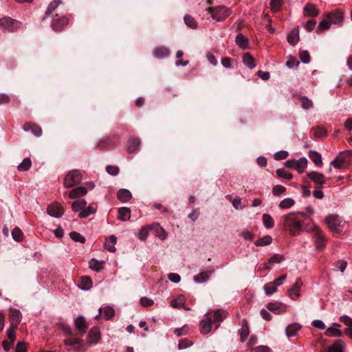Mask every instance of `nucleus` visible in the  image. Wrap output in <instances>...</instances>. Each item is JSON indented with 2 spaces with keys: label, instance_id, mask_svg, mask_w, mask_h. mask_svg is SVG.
I'll return each mask as SVG.
<instances>
[{
  "label": "nucleus",
  "instance_id": "obj_44",
  "mask_svg": "<svg viewBox=\"0 0 352 352\" xmlns=\"http://www.w3.org/2000/svg\"><path fill=\"white\" fill-rule=\"evenodd\" d=\"M104 262H100L96 258H92L89 263V267L96 272H100L104 267L102 265Z\"/></svg>",
  "mask_w": 352,
  "mask_h": 352
},
{
  "label": "nucleus",
  "instance_id": "obj_24",
  "mask_svg": "<svg viewBox=\"0 0 352 352\" xmlns=\"http://www.w3.org/2000/svg\"><path fill=\"white\" fill-rule=\"evenodd\" d=\"M153 55L160 59L164 58L170 55V50L164 46L157 47L153 50Z\"/></svg>",
  "mask_w": 352,
  "mask_h": 352
},
{
  "label": "nucleus",
  "instance_id": "obj_52",
  "mask_svg": "<svg viewBox=\"0 0 352 352\" xmlns=\"http://www.w3.org/2000/svg\"><path fill=\"white\" fill-rule=\"evenodd\" d=\"M276 173L278 177L284 178L286 179H292L293 175L286 171L284 168H278L276 170Z\"/></svg>",
  "mask_w": 352,
  "mask_h": 352
},
{
  "label": "nucleus",
  "instance_id": "obj_54",
  "mask_svg": "<svg viewBox=\"0 0 352 352\" xmlns=\"http://www.w3.org/2000/svg\"><path fill=\"white\" fill-rule=\"evenodd\" d=\"M96 211V210L94 208L91 206H89L88 207L85 208L84 210L79 213V217L80 218H86L90 214H94Z\"/></svg>",
  "mask_w": 352,
  "mask_h": 352
},
{
  "label": "nucleus",
  "instance_id": "obj_39",
  "mask_svg": "<svg viewBox=\"0 0 352 352\" xmlns=\"http://www.w3.org/2000/svg\"><path fill=\"white\" fill-rule=\"evenodd\" d=\"M32 166V161L30 157H25L22 162H21L18 166L17 170L19 172H25L28 170Z\"/></svg>",
  "mask_w": 352,
  "mask_h": 352
},
{
  "label": "nucleus",
  "instance_id": "obj_49",
  "mask_svg": "<svg viewBox=\"0 0 352 352\" xmlns=\"http://www.w3.org/2000/svg\"><path fill=\"white\" fill-rule=\"evenodd\" d=\"M184 22L187 26L192 29H195L197 27V23L195 19L190 15L186 14L184 17Z\"/></svg>",
  "mask_w": 352,
  "mask_h": 352
},
{
  "label": "nucleus",
  "instance_id": "obj_13",
  "mask_svg": "<svg viewBox=\"0 0 352 352\" xmlns=\"http://www.w3.org/2000/svg\"><path fill=\"white\" fill-rule=\"evenodd\" d=\"M307 177L315 184L322 186L326 183L325 176L318 171H311L307 173Z\"/></svg>",
  "mask_w": 352,
  "mask_h": 352
},
{
  "label": "nucleus",
  "instance_id": "obj_30",
  "mask_svg": "<svg viewBox=\"0 0 352 352\" xmlns=\"http://www.w3.org/2000/svg\"><path fill=\"white\" fill-rule=\"evenodd\" d=\"M102 311H103V316L107 320H111L115 316V310L111 306H106L103 309L100 308L99 315H101Z\"/></svg>",
  "mask_w": 352,
  "mask_h": 352
},
{
  "label": "nucleus",
  "instance_id": "obj_12",
  "mask_svg": "<svg viewBox=\"0 0 352 352\" xmlns=\"http://www.w3.org/2000/svg\"><path fill=\"white\" fill-rule=\"evenodd\" d=\"M326 17L331 21V23L340 25L344 20V13L340 10L326 14Z\"/></svg>",
  "mask_w": 352,
  "mask_h": 352
},
{
  "label": "nucleus",
  "instance_id": "obj_28",
  "mask_svg": "<svg viewBox=\"0 0 352 352\" xmlns=\"http://www.w3.org/2000/svg\"><path fill=\"white\" fill-rule=\"evenodd\" d=\"M304 14L309 17H316L319 14V10L313 4H307L304 8Z\"/></svg>",
  "mask_w": 352,
  "mask_h": 352
},
{
  "label": "nucleus",
  "instance_id": "obj_50",
  "mask_svg": "<svg viewBox=\"0 0 352 352\" xmlns=\"http://www.w3.org/2000/svg\"><path fill=\"white\" fill-rule=\"evenodd\" d=\"M325 334L331 337H341L342 336V333L339 329L332 327L326 330Z\"/></svg>",
  "mask_w": 352,
  "mask_h": 352
},
{
  "label": "nucleus",
  "instance_id": "obj_32",
  "mask_svg": "<svg viewBox=\"0 0 352 352\" xmlns=\"http://www.w3.org/2000/svg\"><path fill=\"white\" fill-rule=\"evenodd\" d=\"M308 156L316 166L319 167L322 166V156L318 152L315 151H310L309 152Z\"/></svg>",
  "mask_w": 352,
  "mask_h": 352
},
{
  "label": "nucleus",
  "instance_id": "obj_59",
  "mask_svg": "<svg viewBox=\"0 0 352 352\" xmlns=\"http://www.w3.org/2000/svg\"><path fill=\"white\" fill-rule=\"evenodd\" d=\"M183 54H184V53L182 50H178L177 52L176 57L178 58V60L175 63V65L177 66H179V65L186 66L187 65H188V63H189L188 60H183L182 59Z\"/></svg>",
  "mask_w": 352,
  "mask_h": 352
},
{
  "label": "nucleus",
  "instance_id": "obj_35",
  "mask_svg": "<svg viewBox=\"0 0 352 352\" xmlns=\"http://www.w3.org/2000/svg\"><path fill=\"white\" fill-rule=\"evenodd\" d=\"M212 271L201 272L197 275L194 276V280L198 283H202L207 281Z\"/></svg>",
  "mask_w": 352,
  "mask_h": 352
},
{
  "label": "nucleus",
  "instance_id": "obj_41",
  "mask_svg": "<svg viewBox=\"0 0 352 352\" xmlns=\"http://www.w3.org/2000/svg\"><path fill=\"white\" fill-rule=\"evenodd\" d=\"M61 3L62 0H52L45 11V16L50 15Z\"/></svg>",
  "mask_w": 352,
  "mask_h": 352
},
{
  "label": "nucleus",
  "instance_id": "obj_31",
  "mask_svg": "<svg viewBox=\"0 0 352 352\" xmlns=\"http://www.w3.org/2000/svg\"><path fill=\"white\" fill-rule=\"evenodd\" d=\"M117 242V238L114 235H111L104 244V247L110 252H115L116 248L115 244Z\"/></svg>",
  "mask_w": 352,
  "mask_h": 352
},
{
  "label": "nucleus",
  "instance_id": "obj_4",
  "mask_svg": "<svg viewBox=\"0 0 352 352\" xmlns=\"http://www.w3.org/2000/svg\"><path fill=\"white\" fill-rule=\"evenodd\" d=\"M207 10L210 13L212 18L217 21L225 20L232 13L231 10L224 6L209 8Z\"/></svg>",
  "mask_w": 352,
  "mask_h": 352
},
{
  "label": "nucleus",
  "instance_id": "obj_17",
  "mask_svg": "<svg viewBox=\"0 0 352 352\" xmlns=\"http://www.w3.org/2000/svg\"><path fill=\"white\" fill-rule=\"evenodd\" d=\"M267 308L276 314H280L286 311L285 306L280 302H269L267 305Z\"/></svg>",
  "mask_w": 352,
  "mask_h": 352
},
{
  "label": "nucleus",
  "instance_id": "obj_42",
  "mask_svg": "<svg viewBox=\"0 0 352 352\" xmlns=\"http://www.w3.org/2000/svg\"><path fill=\"white\" fill-rule=\"evenodd\" d=\"M285 0H270V8L272 12L279 11L284 3Z\"/></svg>",
  "mask_w": 352,
  "mask_h": 352
},
{
  "label": "nucleus",
  "instance_id": "obj_9",
  "mask_svg": "<svg viewBox=\"0 0 352 352\" xmlns=\"http://www.w3.org/2000/svg\"><path fill=\"white\" fill-rule=\"evenodd\" d=\"M314 243H315L316 249L323 250L326 246V241H327L323 232L317 226L314 227Z\"/></svg>",
  "mask_w": 352,
  "mask_h": 352
},
{
  "label": "nucleus",
  "instance_id": "obj_25",
  "mask_svg": "<svg viewBox=\"0 0 352 352\" xmlns=\"http://www.w3.org/2000/svg\"><path fill=\"white\" fill-rule=\"evenodd\" d=\"M300 39L298 27L294 28L287 35V40L288 43L292 45H295Z\"/></svg>",
  "mask_w": 352,
  "mask_h": 352
},
{
  "label": "nucleus",
  "instance_id": "obj_14",
  "mask_svg": "<svg viewBox=\"0 0 352 352\" xmlns=\"http://www.w3.org/2000/svg\"><path fill=\"white\" fill-rule=\"evenodd\" d=\"M74 324L78 334L80 336H83L86 333L89 327L85 318L82 316L77 317L75 320Z\"/></svg>",
  "mask_w": 352,
  "mask_h": 352
},
{
  "label": "nucleus",
  "instance_id": "obj_11",
  "mask_svg": "<svg viewBox=\"0 0 352 352\" xmlns=\"http://www.w3.org/2000/svg\"><path fill=\"white\" fill-rule=\"evenodd\" d=\"M23 129L25 131H30L31 133L36 137H40L43 133L41 127L36 123L32 122H25L23 126Z\"/></svg>",
  "mask_w": 352,
  "mask_h": 352
},
{
  "label": "nucleus",
  "instance_id": "obj_53",
  "mask_svg": "<svg viewBox=\"0 0 352 352\" xmlns=\"http://www.w3.org/2000/svg\"><path fill=\"white\" fill-rule=\"evenodd\" d=\"M226 198L232 201V206L235 209L241 210L243 208V206L241 205V199L239 197H236L232 200V196L228 195L226 196Z\"/></svg>",
  "mask_w": 352,
  "mask_h": 352
},
{
  "label": "nucleus",
  "instance_id": "obj_43",
  "mask_svg": "<svg viewBox=\"0 0 352 352\" xmlns=\"http://www.w3.org/2000/svg\"><path fill=\"white\" fill-rule=\"evenodd\" d=\"M331 24V21H329L328 19L322 20L318 24L316 32L320 34L323 31L329 30L330 28Z\"/></svg>",
  "mask_w": 352,
  "mask_h": 352
},
{
  "label": "nucleus",
  "instance_id": "obj_19",
  "mask_svg": "<svg viewBox=\"0 0 352 352\" xmlns=\"http://www.w3.org/2000/svg\"><path fill=\"white\" fill-rule=\"evenodd\" d=\"M87 193V190L84 186H78L72 190L69 193L70 199L80 198Z\"/></svg>",
  "mask_w": 352,
  "mask_h": 352
},
{
  "label": "nucleus",
  "instance_id": "obj_62",
  "mask_svg": "<svg viewBox=\"0 0 352 352\" xmlns=\"http://www.w3.org/2000/svg\"><path fill=\"white\" fill-rule=\"evenodd\" d=\"M240 236L243 237L245 240L251 241L254 238V234L252 232L248 230H243L241 233Z\"/></svg>",
  "mask_w": 352,
  "mask_h": 352
},
{
  "label": "nucleus",
  "instance_id": "obj_34",
  "mask_svg": "<svg viewBox=\"0 0 352 352\" xmlns=\"http://www.w3.org/2000/svg\"><path fill=\"white\" fill-rule=\"evenodd\" d=\"M92 287V280L89 276H84L80 279L79 287L83 290L89 289Z\"/></svg>",
  "mask_w": 352,
  "mask_h": 352
},
{
  "label": "nucleus",
  "instance_id": "obj_18",
  "mask_svg": "<svg viewBox=\"0 0 352 352\" xmlns=\"http://www.w3.org/2000/svg\"><path fill=\"white\" fill-rule=\"evenodd\" d=\"M239 333L241 341L242 342H245L250 334L248 320L245 318H243L241 321V328L239 330Z\"/></svg>",
  "mask_w": 352,
  "mask_h": 352
},
{
  "label": "nucleus",
  "instance_id": "obj_38",
  "mask_svg": "<svg viewBox=\"0 0 352 352\" xmlns=\"http://www.w3.org/2000/svg\"><path fill=\"white\" fill-rule=\"evenodd\" d=\"M314 136L316 138H322L327 135V130L323 126L313 128Z\"/></svg>",
  "mask_w": 352,
  "mask_h": 352
},
{
  "label": "nucleus",
  "instance_id": "obj_5",
  "mask_svg": "<svg viewBox=\"0 0 352 352\" xmlns=\"http://www.w3.org/2000/svg\"><path fill=\"white\" fill-rule=\"evenodd\" d=\"M82 176L80 170H73L69 171L65 177L63 185L65 188H72L82 181Z\"/></svg>",
  "mask_w": 352,
  "mask_h": 352
},
{
  "label": "nucleus",
  "instance_id": "obj_26",
  "mask_svg": "<svg viewBox=\"0 0 352 352\" xmlns=\"http://www.w3.org/2000/svg\"><path fill=\"white\" fill-rule=\"evenodd\" d=\"M227 311L223 309L216 310L212 316V323H219L222 322L227 317Z\"/></svg>",
  "mask_w": 352,
  "mask_h": 352
},
{
  "label": "nucleus",
  "instance_id": "obj_64",
  "mask_svg": "<svg viewBox=\"0 0 352 352\" xmlns=\"http://www.w3.org/2000/svg\"><path fill=\"white\" fill-rule=\"evenodd\" d=\"M250 352H271V349L267 346L260 345L252 348Z\"/></svg>",
  "mask_w": 352,
  "mask_h": 352
},
{
  "label": "nucleus",
  "instance_id": "obj_2",
  "mask_svg": "<svg viewBox=\"0 0 352 352\" xmlns=\"http://www.w3.org/2000/svg\"><path fill=\"white\" fill-rule=\"evenodd\" d=\"M352 160V151L346 150L340 152L338 155L331 162L334 168L340 169L349 165Z\"/></svg>",
  "mask_w": 352,
  "mask_h": 352
},
{
  "label": "nucleus",
  "instance_id": "obj_23",
  "mask_svg": "<svg viewBox=\"0 0 352 352\" xmlns=\"http://www.w3.org/2000/svg\"><path fill=\"white\" fill-rule=\"evenodd\" d=\"M302 326L298 323H292L289 324L285 329V333L287 337L296 336L298 332L301 329Z\"/></svg>",
  "mask_w": 352,
  "mask_h": 352
},
{
  "label": "nucleus",
  "instance_id": "obj_47",
  "mask_svg": "<svg viewBox=\"0 0 352 352\" xmlns=\"http://www.w3.org/2000/svg\"><path fill=\"white\" fill-rule=\"evenodd\" d=\"M328 352H343L342 341L336 340L332 346L329 347Z\"/></svg>",
  "mask_w": 352,
  "mask_h": 352
},
{
  "label": "nucleus",
  "instance_id": "obj_6",
  "mask_svg": "<svg viewBox=\"0 0 352 352\" xmlns=\"http://www.w3.org/2000/svg\"><path fill=\"white\" fill-rule=\"evenodd\" d=\"M325 223L328 228L334 233L342 232V220L338 214H329L325 218Z\"/></svg>",
  "mask_w": 352,
  "mask_h": 352
},
{
  "label": "nucleus",
  "instance_id": "obj_48",
  "mask_svg": "<svg viewBox=\"0 0 352 352\" xmlns=\"http://www.w3.org/2000/svg\"><path fill=\"white\" fill-rule=\"evenodd\" d=\"M295 204V201L292 198H286L279 203V208L281 209H287L292 208Z\"/></svg>",
  "mask_w": 352,
  "mask_h": 352
},
{
  "label": "nucleus",
  "instance_id": "obj_37",
  "mask_svg": "<svg viewBox=\"0 0 352 352\" xmlns=\"http://www.w3.org/2000/svg\"><path fill=\"white\" fill-rule=\"evenodd\" d=\"M86 205L87 202L85 201V199H78L72 203V208L74 212L80 211V212L86 207Z\"/></svg>",
  "mask_w": 352,
  "mask_h": 352
},
{
  "label": "nucleus",
  "instance_id": "obj_55",
  "mask_svg": "<svg viewBox=\"0 0 352 352\" xmlns=\"http://www.w3.org/2000/svg\"><path fill=\"white\" fill-rule=\"evenodd\" d=\"M69 236L73 241L80 242V243H85L86 241L82 235L75 231L70 232Z\"/></svg>",
  "mask_w": 352,
  "mask_h": 352
},
{
  "label": "nucleus",
  "instance_id": "obj_21",
  "mask_svg": "<svg viewBox=\"0 0 352 352\" xmlns=\"http://www.w3.org/2000/svg\"><path fill=\"white\" fill-rule=\"evenodd\" d=\"M236 44L241 49L245 50L249 48V39L241 33H239L235 38Z\"/></svg>",
  "mask_w": 352,
  "mask_h": 352
},
{
  "label": "nucleus",
  "instance_id": "obj_63",
  "mask_svg": "<svg viewBox=\"0 0 352 352\" xmlns=\"http://www.w3.org/2000/svg\"><path fill=\"white\" fill-rule=\"evenodd\" d=\"M285 259L284 256L279 254H275L272 256H271L268 261L269 263H280L282 261Z\"/></svg>",
  "mask_w": 352,
  "mask_h": 352
},
{
  "label": "nucleus",
  "instance_id": "obj_51",
  "mask_svg": "<svg viewBox=\"0 0 352 352\" xmlns=\"http://www.w3.org/2000/svg\"><path fill=\"white\" fill-rule=\"evenodd\" d=\"M263 289L265 294L268 296L273 294L277 291V286L274 283H269L264 285Z\"/></svg>",
  "mask_w": 352,
  "mask_h": 352
},
{
  "label": "nucleus",
  "instance_id": "obj_40",
  "mask_svg": "<svg viewBox=\"0 0 352 352\" xmlns=\"http://www.w3.org/2000/svg\"><path fill=\"white\" fill-rule=\"evenodd\" d=\"M272 242V238L270 235H265L262 238L258 239V240L254 241V245L257 247L258 246H265L271 244Z\"/></svg>",
  "mask_w": 352,
  "mask_h": 352
},
{
  "label": "nucleus",
  "instance_id": "obj_57",
  "mask_svg": "<svg viewBox=\"0 0 352 352\" xmlns=\"http://www.w3.org/2000/svg\"><path fill=\"white\" fill-rule=\"evenodd\" d=\"M151 229L149 226H143L138 232V238L140 240H145L148 235L149 230Z\"/></svg>",
  "mask_w": 352,
  "mask_h": 352
},
{
  "label": "nucleus",
  "instance_id": "obj_15",
  "mask_svg": "<svg viewBox=\"0 0 352 352\" xmlns=\"http://www.w3.org/2000/svg\"><path fill=\"white\" fill-rule=\"evenodd\" d=\"M22 314L18 309H11L9 313V320L10 326L18 327L19 324L21 322Z\"/></svg>",
  "mask_w": 352,
  "mask_h": 352
},
{
  "label": "nucleus",
  "instance_id": "obj_10",
  "mask_svg": "<svg viewBox=\"0 0 352 352\" xmlns=\"http://www.w3.org/2000/svg\"><path fill=\"white\" fill-rule=\"evenodd\" d=\"M47 212L51 217L59 218L64 213V208L58 202H54L48 206Z\"/></svg>",
  "mask_w": 352,
  "mask_h": 352
},
{
  "label": "nucleus",
  "instance_id": "obj_8",
  "mask_svg": "<svg viewBox=\"0 0 352 352\" xmlns=\"http://www.w3.org/2000/svg\"><path fill=\"white\" fill-rule=\"evenodd\" d=\"M69 18L65 16L58 17V15L56 14V17L52 19L51 26L54 31L61 32L69 24Z\"/></svg>",
  "mask_w": 352,
  "mask_h": 352
},
{
  "label": "nucleus",
  "instance_id": "obj_27",
  "mask_svg": "<svg viewBox=\"0 0 352 352\" xmlns=\"http://www.w3.org/2000/svg\"><path fill=\"white\" fill-rule=\"evenodd\" d=\"M117 198L121 202H126L132 198V194L127 189H120L117 192Z\"/></svg>",
  "mask_w": 352,
  "mask_h": 352
},
{
  "label": "nucleus",
  "instance_id": "obj_56",
  "mask_svg": "<svg viewBox=\"0 0 352 352\" xmlns=\"http://www.w3.org/2000/svg\"><path fill=\"white\" fill-rule=\"evenodd\" d=\"M286 192V188L282 185H276L272 188V193L276 197H279Z\"/></svg>",
  "mask_w": 352,
  "mask_h": 352
},
{
  "label": "nucleus",
  "instance_id": "obj_3",
  "mask_svg": "<svg viewBox=\"0 0 352 352\" xmlns=\"http://www.w3.org/2000/svg\"><path fill=\"white\" fill-rule=\"evenodd\" d=\"M22 23L20 21L12 19L8 16H4L0 19V28L8 32H14L21 27Z\"/></svg>",
  "mask_w": 352,
  "mask_h": 352
},
{
  "label": "nucleus",
  "instance_id": "obj_36",
  "mask_svg": "<svg viewBox=\"0 0 352 352\" xmlns=\"http://www.w3.org/2000/svg\"><path fill=\"white\" fill-rule=\"evenodd\" d=\"M113 139L118 140V138L113 136L112 138L109 137L100 140L98 143V147L100 149L108 148L112 144Z\"/></svg>",
  "mask_w": 352,
  "mask_h": 352
},
{
  "label": "nucleus",
  "instance_id": "obj_7",
  "mask_svg": "<svg viewBox=\"0 0 352 352\" xmlns=\"http://www.w3.org/2000/svg\"><path fill=\"white\" fill-rule=\"evenodd\" d=\"M284 164L287 168L296 169L298 173L301 174L307 166V160L305 157H300L298 160H288Z\"/></svg>",
  "mask_w": 352,
  "mask_h": 352
},
{
  "label": "nucleus",
  "instance_id": "obj_33",
  "mask_svg": "<svg viewBox=\"0 0 352 352\" xmlns=\"http://www.w3.org/2000/svg\"><path fill=\"white\" fill-rule=\"evenodd\" d=\"M131 218V210L126 207H122L118 209V219L122 221L129 220Z\"/></svg>",
  "mask_w": 352,
  "mask_h": 352
},
{
  "label": "nucleus",
  "instance_id": "obj_16",
  "mask_svg": "<svg viewBox=\"0 0 352 352\" xmlns=\"http://www.w3.org/2000/svg\"><path fill=\"white\" fill-rule=\"evenodd\" d=\"M88 342L89 343H97L100 339V331L98 327H92L87 335Z\"/></svg>",
  "mask_w": 352,
  "mask_h": 352
},
{
  "label": "nucleus",
  "instance_id": "obj_61",
  "mask_svg": "<svg viewBox=\"0 0 352 352\" xmlns=\"http://www.w3.org/2000/svg\"><path fill=\"white\" fill-rule=\"evenodd\" d=\"M170 305L173 307H182L184 305V298L181 296L179 298L171 300Z\"/></svg>",
  "mask_w": 352,
  "mask_h": 352
},
{
  "label": "nucleus",
  "instance_id": "obj_58",
  "mask_svg": "<svg viewBox=\"0 0 352 352\" xmlns=\"http://www.w3.org/2000/svg\"><path fill=\"white\" fill-rule=\"evenodd\" d=\"M13 239L16 241H21L23 238L22 231L17 227L14 228L12 232Z\"/></svg>",
  "mask_w": 352,
  "mask_h": 352
},
{
  "label": "nucleus",
  "instance_id": "obj_60",
  "mask_svg": "<svg viewBox=\"0 0 352 352\" xmlns=\"http://www.w3.org/2000/svg\"><path fill=\"white\" fill-rule=\"evenodd\" d=\"M106 171L112 176H116L120 172V168L117 166L107 165L106 166Z\"/></svg>",
  "mask_w": 352,
  "mask_h": 352
},
{
  "label": "nucleus",
  "instance_id": "obj_46",
  "mask_svg": "<svg viewBox=\"0 0 352 352\" xmlns=\"http://www.w3.org/2000/svg\"><path fill=\"white\" fill-rule=\"evenodd\" d=\"M297 98L301 101V106L304 109H309L313 107L312 101L307 96H298Z\"/></svg>",
  "mask_w": 352,
  "mask_h": 352
},
{
  "label": "nucleus",
  "instance_id": "obj_1",
  "mask_svg": "<svg viewBox=\"0 0 352 352\" xmlns=\"http://www.w3.org/2000/svg\"><path fill=\"white\" fill-rule=\"evenodd\" d=\"M306 214L302 212H290L283 217V227L288 230L292 236L299 234L302 230L301 219Z\"/></svg>",
  "mask_w": 352,
  "mask_h": 352
},
{
  "label": "nucleus",
  "instance_id": "obj_22",
  "mask_svg": "<svg viewBox=\"0 0 352 352\" xmlns=\"http://www.w3.org/2000/svg\"><path fill=\"white\" fill-rule=\"evenodd\" d=\"M140 140L138 138H131L128 140L126 149L130 153L135 152L140 147Z\"/></svg>",
  "mask_w": 352,
  "mask_h": 352
},
{
  "label": "nucleus",
  "instance_id": "obj_29",
  "mask_svg": "<svg viewBox=\"0 0 352 352\" xmlns=\"http://www.w3.org/2000/svg\"><path fill=\"white\" fill-rule=\"evenodd\" d=\"M242 60L243 64L251 69L256 67L255 59L249 52L243 55Z\"/></svg>",
  "mask_w": 352,
  "mask_h": 352
},
{
  "label": "nucleus",
  "instance_id": "obj_20",
  "mask_svg": "<svg viewBox=\"0 0 352 352\" xmlns=\"http://www.w3.org/2000/svg\"><path fill=\"white\" fill-rule=\"evenodd\" d=\"M212 318H207L202 320L199 323V329L202 334H208L212 329Z\"/></svg>",
  "mask_w": 352,
  "mask_h": 352
},
{
  "label": "nucleus",
  "instance_id": "obj_45",
  "mask_svg": "<svg viewBox=\"0 0 352 352\" xmlns=\"http://www.w3.org/2000/svg\"><path fill=\"white\" fill-rule=\"evenodd\" d=\"M263 222L267 229L272 228L274 226V219L269 214H263Z\"/></svg>",
  "mask_w": 352,
  "mask_h": 352
}]
</instances>
